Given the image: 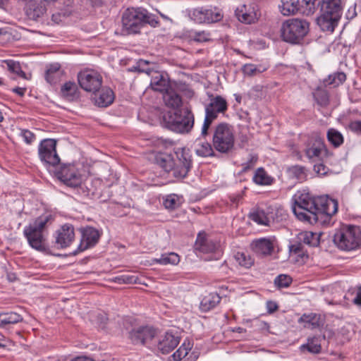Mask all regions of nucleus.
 Segmentation results:
<instances>
[{"label": "nucleus", "mask_w": 361, "mask_h": 361, "mask_svg": "<svg viewBox=\"0 0 361 361\" xmlns=\"http://www.w3.org/2000/svg\"><path fill=\"white\" fill-rule=\"evenodd\" d=\"M238 20L245 24L255 23L260 16V12L255 4H243L235 11Z\"/></svg>", "instance_id": "obj_18"}, {"label": "nucleus", "mask_w": 361, "mask_h": 361, "mask_svg": "<svg viewBox=\"0 0 361 361\" xmlns=\"http://www.w3.org/2000/svg\"><path fill=\"white\" fill-rule=\"evenodd\" d=\"M307 169L301 165L295 164L286 169L288 176L290 179L296 180L298 183H303L307 179Z\"/></svg>", "instance_id": "obj_28"}, {"label": "nucleus", "mask_w": 361, "mask_h": 361, "mask_svg": "<svg viewBox=\"0 0 361 361\" xmlns=\"http://www.w3.org/2000/svg\"><path fill=\"white\" fill-rule=\"evenodd\" d=\"M81 240L78 248L71 255H76L79 252L94 247L99 241L100 234L99 231L93 227L87 226L81 228Z\"/></svg>", "instance_id": "obj_15"}, {"label": "nucleus", "mask_w": 361, "mask_h": 361, "mask_svg": "<svg viewBox=\"0 0 361 361\" xmlns=\"http://www.w3.org/2000/svg\"><path fill=\"white\" fill-rule=\"evenodd\" d=\"M163 99L166 106L177 109L182 105V98L171 87L163 94Z\"/></svg>", "instance_id": "obj_29"}, {"label": "nucleus", "mask_w": 361, "mask_h": 361, "mask_svg": "<svg viewBox=\"0 0 361 361\" xmlns=\"http://www.w3.org/2000/svg\"><path fill=\"white\" fill-rule=\"evenodd\" d=\"M322 338L319 336L308 337L307 343L300 347L302 353L319 354L322 352Z\"/></svg>", "instance_id": "obj_27"}, {"label": "nucleus", "mask_w": 361, "mask_h": 361, "mask_svg": "<svg viewBox=\"0 0 361 361\" xmlns=\"http://www.w3.org/2000/svg\"><path fill=\"white\" fill-rule=\"evenodd\" d=\"M195 246L196 250L202 252H215L217 255H220L221 253V252L219 250V244L208 238L204 233H199Z\"/></svg>", "instance_id": "obj_21"}, {"label": "nucleus", "mask_w": 361, "mask_h": 361, "mask_svg": "<svg viewBox=\"0 0 361 361\" xmlns=\"http://www.w3.org/2000/svg\"><path fill=\"white\" fill-rule=\"evenodd\" d=\"M233 332H238V333H243L245 331V329H244L242 327H235L233 329Z\"/></svg>", "instance_id": "obj_63"}, {"label": "nucleus", "mask_w": 361, "mask_h": 361, "mask_svg": "<svg viewBox=\"0 0 361 361\" xmlns=\"http://www.w3.org/2000/svg\"><path fill=\"white\" fill-rule=\"evenodd\" d=\"M176 159L173 166V177L185 178L192 166V159L188 149L181 148L175 152Z\"/></svg>", "instance_id": "obj_10"}, {"label": "nucleus", "mask_w": 361, "mask_h": 361, "mask_svg": "<svg viewBox=\"0 0 361 361\" xmlns=\"http://www.w3.org/2000/svg\"><path fill=\"white\" fill-rule=\"evenodd\" d=\"M78 83L82 89L96 94L102 85V76L93 70L81 71L78 75Z\"/></svg>", "instance_id": "obj_11"}, {"label": "nucleus", "mask_w": 361, "mask_h": 361, "mask_svg": "<svg viewBox=\"0 0 361 361\" xmlns=\"http://www.w3.org/2000/svg\"><path fill=\"white\" fill-rule=\"evenodd\" d=\"M75 238L74 227L71 224H64L56 232L54 246L64 249L71 245Z\"/></svg>", "instance_id": "obj_19"}, {"label": "nucleus", "mask_w": 361, "mask_h": 361, "mask_svg": "<svg viewBox=\"0 0 361 361\" xmlns=\"http://www.w3.org/2000/svg\"><path fill=\"white\" fill-rule=\"evenodd\" d=\"M60 65L59 63L51 64L45 73V79L49 83H56V78H51V75H59Z\"/></svg>", "instance_id": "obj_48"}, {"label": "nucleus", "mask_w": 361, "mask_h": 361, "mask_svg": "<svg viewBox=\"0 0 361 361\" xmlns=\"http://www.w3.org/2000/svg\"><path fill=\"white\" fill-rule=\"evenodd\" d=\"M250 218L259 225L268 226L269 219L263 209H257L256 211L250 214Z\"/></svg>", "instance_id": "obj_42"}, {"label": "nucleus", "mask_w": 361, "mask_h": 361, "mask_svg": "<svg viewBox=\"0 0 361 361\" xmlns=\"http://www.w3.org/2000/svg\"><path fill=\"white\" fill-rule=\"evenodd\" d=\"M155 162L166 172H172L173 173L175 158L172 154L167 153H159L155 157Z\"/></svg>", "instance_id": "obj_30"}, {"label": "nucleus", "mask_w": 361, "mask_h": 361, "mask_svg": "<svg viewBox=\"0 0 361 361\" xmlns=\"http://www.w3.org/2000/svg\"><path fill=\"white\" fill-rule=\"evenodd\" d=\"M123 32L126 35L139 33L140 29L146 24L153 27L159 25L155 16L142 8H128L122 17Z\"/></svg>", "instance_id": "obj_2"}, {"label": "nucleus", "mask_w": 361, "mask_h": 361, "mask_svg": "<svg viewBox=\"0 0 361 361\" xmlns=\"http://www.w3.org/2000/svg\"><path fill=\"white\" fill-rule=\"evenodd\" d=\"M53 220L51 214H43L24 228V236L32 248L38 252H49V248L43 235V231L49 225L51 224Z\"/></svg>", "instance_id": "obj_1"}, {"label": "nucleus", "mask_w": 361, "mask_h": 361, "mask_svg": "<svg viewBox=\"0 0 361 361\" xmlns=\"http://www.w3.org/2000/svg\"><path fill=\"white\" fill-rule=\"evenodd\" d=\"M342 11L341 0H322L320 16L317 19L321 30L334 32L341 18Z\"/></svg>", "instance_id": "obj_4"}, {"label": "nucleus", "mask_w": 361, "mask_h": 361, "mask_svg": "<svg viewBox=\"0 0 361 361\" xmlns=\"http://www.w3.org/2000/svg\"><path fill=\"white\" fill-rule=\"evenodd\" d=\"M155 261L160 264H163V265H166V264H177L179 261H180V258H179V256L175 253V252H170V253H168V254H164V255H161V257L159 258V259H156Z\"/></svg>", "instance_id": "obj_45"}, {"label": "nucleus", "mask_w": 361, "mask_h": 361, "mask_svg": "<svg viewBox=\"0 0 361 361\" xmlns=\"http://www.w3.org/2000/svg\"><path fill=\"white\" fill-rule=\"evenodd\" d=\"M253 181L260 185H269L273 182V178L268 176L266 171L262 168H258L252 178Z\"/></svg>", "instance_id": "obj_35"}, {"label": "nucleus", "mask_w": 361, "mask_h": 361, "mask_svg": "<svg viewBox=\"0 0 361 361\" xmlns=\"http://www.w3.org/2000/svg\"><path fill=\"white\" fill-rule=\"evenodd\" d=\"M77 86L74 82H66L64 83L61 88V92L62 95L68 99H73L77 93Z\"/></svg>", "instance_id": "obj_40"}, {"label": "nucleus", "mask_w": 361, "mask_h": 361, "mask_svg": "<svg viewBox=\"0 0 361 361\" xmlns=\"http://www.w3.org/2000/svg\"><path fill=\"white\" fill-rule=\"evenodd\" d=\"M309 30V22L301 18H290L285 20L280 30L282 39L293 44H300Z\"/></svg>", "instance_id": "obj_6"}, {"label": "nucleus", "mask_w": 361, "mask_h": 361, "mask_svg": "<svg viewBox=\"0 0 361 361\" xmlns=\"http://www.w3.org/2000/svg\"><path fill=\"white\" fill-rule=\"evenodd\" d=\"M321 3L322 0H302L300 2L308 13H314L317 8H320Z\"/></svg>", "instance_id": "obj_52"}, {"label": "nucleus", "mask_w": 361, "mask_h": 361, "mask_svg": "<svg viewBox=\"0 0 361 361\" xmlns=\"http://www.w3.org/2000/svg\"><path fill=\"white\" fill-rule=\"evenodd\" d=\"M216 119V118L212 116L211 114L205 113V117L201 130L202 137H205L209 134V130L210 128V126L213 121Z\"/></svg>", "instance_id": "obj_50"}, {"label": "nucleus", "mask_w": 361, "mask_h": 361, "mask_svg": "<svg viewBox=\"0 0 361 361\" xmlns=\"http://www.w3.org/2000/svg\"><path fill=\"white\" fill-rule=\"evenodd\" d=\"M113 281L118 284H134L137 283L138 277L132 274L130 272L127 271L114 277Z\"/></svg>", "instance_id": "obj_43"}, {"label": "nucleus", "mask_w": 361, "mask_h": 361, "mask_svg": "<svg viewBox=\"0 0 361 361\" xmlns=\"http://www.w3.org/2000/svg\"><path fill=\"white\" fill-rule=\"evenodd\" d=\"M267 312L269 314H271L278 310L279 306L277 305V304L275 302L268 301L267 302Z\"/></svg>", "instance_id": "obj_60"}, {"label": "nucleus", "mask_w": 361, "mask_h": 361, "mask_svg": "<svg viewBox=\"0 0 361 361\" xmlns=\"http://www.w3.org/2000/svg\"><path fill=\"white\" fill-rule=\"evenodd\" d=\"M190 16L197 23H214L221 20L224 15L218 8H204L201 7L191 11Z\"/></svg>", "instance_id": "obj_14"}, {"label": "nucleus", "mask_w": 361, "mask_h": 361, "mask_svg": "<svg viewBox=\"0 0 361 361\" xmlns=\"http://www.w3.org/2000/svg\"><path fill=\"white\" fill-rule=\"evenodd\" d=\"M235 135L233 127L227 123L217 124L212 133L214 148L220 153L228 154L234 147Z\"/></svg>", "instance_id": "obj_7"}, {"label": "nucleus", "mask_w": 361, "mask_h": 361, "mask_svg": "<svg viewBox=\"0 0 361 361\" xmlns=\"http://www.w3.org/2000/svg\"><path fill=\"white\" fill-rule=\"evenodd\" d=\"M314 171L319 176H325L329 173V168L323 163L314 165Z\"/></svg>", "instance_id": "obj_56"}, {"label": "nucleus", "mask_w": 361, "mask_h": 361, "mask_svg": "<svg viewBox=\"0 0 361 361\" xmlns=\"http://www.w3.org/2000/svg\"><path fill=\"white\" fill-rule=\"evenodd\" d=\"M323 153L326 158L332 155V153H329V150L326 149L324 139L318 135H312L309 139L305 149L307 157L310 159L319 158Z\"/></svg>", "instance_id": "obj_16"}, {"label": "nucleus", "mask_w": 361, "mask_h": 361, "mask_svg": "<svg viewBox=\"0 0 361 361\" xmlns=\"http://www.w3.org/2000/svg\"><path fill=\"white\" fill-rule=\"evenodd\" d=\"M302 250L303 246L301 243H297L290 246V252L298 255L300 257H302L304 255Z\"/></svg>", "instance_id": "obj_58"}, {"label": "nucleus", "mask_w": 361, "mask_h": 361, "mask_svg": "<svg viewBox=\"0 0 361 361\" xmlns=\"http://www.w3.org/2000/svg\"><path fill=\"white\" fill-rule=\"evenodd\" d=\"M315 209V197H310L302 195L295 200L293 211L300 219L312 223V213Z\"/></svg>", "instance_id": "obj_13"}, {"label": "nucleus", "mask_w": 361, "mask_h": 361, "mask_svg": "<svg viewBox=\"0 0 361 361\" xmlns=\"http://www.w3.org/2000/svg\"><path fill=\"white\" fill-rule=\"evenodd\" d=\"M281 12L283 16L293 15L303 8L300 0H281Z\"/></svg>", "instance_id": "obj_32"}, {"label": "nucleus", "mask_w": 361, "mask_h": 361, "mask_svg": "<svg viewBox=\"0 0 361 361\" xmlns=\"http://www.w3.org/2000/svg\"><path fill=\"white\" fill-rule=\"evenodd\" d=\"M20 136L23 137L24 141L28 144H32L35 140V135L29 130H21Z\"/></svg>", "instance_id": "obj_54"}, {"label": "nucleus", "mask_w": 361, "mask_h": 361, "mask_svg": "<svg viewBox=\"0 0 361 361\" xmlns=\"http://www.w3.org/2000/svg\"><path fill=\"white\" fill-rule=\"evenodd\" d=\"M338 211V202L327 196L315 197V209L312 213L314 223L324 224L330 221L331 217Z\"/></svg>", "instance_id": "obj_8"}, {"label": "nucleus", "mask_w": 361, "mask_h": 361, "mask_svg": "<svg viewBox=\"0 0 361 361\" xmlns=\"http://www.w3.org/2000/svg\"><path fill=\"white\" fill-rule=\"evenodd\" d=\"M328 141L334 147H340L344 141L343 135L334 128H330L326 134Z\"/></svg>", "instance_id": "obj_38"}, {"label": "nucleus", "mask_w": 361, "mask_h": 361, "mask_svg": "<svg viewBox=\"0 0 361 361\" xmlns=\"http://www.w3.org/2000/svg\"><path fill=\"white\" fill-rule=\"evenodd\" d=\"M213 145L208 142H204L196 149V154L202 157L214 156Z\"/></svg>", "instance_id": "obj_46"}, {"label": "nucleus", "mask_w": 361, "mask_h": 361, "mask_svg": "<svg viewBox=\"0 0 361 361\" xmlns=\"http://www.w3.org/2000/svg\"><path fill=\"white\" fill-rule=\"evenodd\" d=\"M346 79V75L343 72H336L328 76L327 78L324 79L323 82L324 85H332L333 87H337L342 84Z\"/></svg>", "instance_id": "obj_37"}, {"label": "nucleus", "mask_w": 361, "mask_h": 361, "mask_svg": "<svg viewBox=\"0 0 361 361\" xmlns=\"http://www.w3.org/2000/svg\"><path fill=\"white\" fill-rule=\"evenodd\" d=\"M243 73L248 76L255 75L257 73H259L260 71L257 68L256 66L254 64H245L243 66L242 68Z\"/></svg>", "instance_id": "obj_55"}, {"label": "nucleus", "mask_w": 361, "mask_h": 361, "mask_svg": "<svg viewBox=\"0 0 361 361\" xmlns=\"http://www.w3.org/2000/svg\"><path fill=\"white\" fill-rule=\"evenodd\" d=\"M164 205L166 209H174L177 206V202L174 196H168L164 202Z\"/></svg>", "instance_id": "obj_57"}, {"label": "nucleus", "mask_w": 361, "mask_h": 361, "mask_svg": "<svg viewBox=\"0 0 361 361\" xmlns=\"http://www.w3.org/2000/svg\"><path fill=\"white\" fill-rule=\"evenodd\" d=\"M98 96H95V104L99 107H106L111 105L115 98L113 90L108 87H102L99 91Z\"/></svg>", "instance_id": "obj_26"}, {"label": "nucleus", "mask_w": 361, "mask_h": 361, "mask_svg": "<svg viewBox=\"0 0 361 361\" xmlns=\"http://www.w3.org/2000/svg\"><path fill=\"white\" fill-rule=\"evenodd\" d=\"M313 97L318 105L326 106L329 103V96L328 92L322 88H317L313 93Z\"/></svg>", "instance_id": "obj_41"}, {"label": "nucleus", "mask_w": 361, "mask_h": 361, "mask_svg": "<svg viewBox=\"0 0 361 361\" xmlns=\"http://www.w3.org/2000/svg\"><path fill=\"white\" fill-rule=\"evenodd\" d=\"M334 242L341 250H357L361 246V229L357 226L342 224L334 235Z\"/></svg>", "instance_id": "obj_5"}, {"label": "nucleus", "mask_w": 361, "mask_h": 361, "mask_svg": "<svg viewBox=\"0 0 361 361\" xmlns=\"http://www.w3.org/2000/svg\"><path fill=\"white\" fill-rule=\"evenodd\" d=\"M191 349L190 343L186 344L184 343L173 354L172 357L174 361H180L182 358L185 357L188 351Z\"/></svg>", "instance_id": "obj_49"}, {"label": "nucleus", "mask_w": 361, "mask_h": 361, "mask_svg": "<svg viewBox=\"0 0 361 361\" xmlns=\"http://www.w3.org/2000/svg\"><path fill=\"white\" fill-rule=\"evenodd\" d=\"M209 102L205 105V113L217 118L219 114H224L228 109L226 100L220 95L209 96Z\"/></svg>", "instance_id": "obj_20"}, {"label": "nucleus", "mask_w": 361, "mask_h": 361, "mask_svg": "<svg viewBox=\"0 0 361 361\" xmlns=\"http://www.w3.org/2000/svg\"><path fill=\"white\" fill-rule=\"evenodd\" d=\"M221 301V297L216 293H211L204 296L200 302V308L204 312L214 308Z\"/></svg>", "instance_id": "obj_33"}, {"label": "nucleus", "mask_w": 361, "mask_h": 361, "mask_svg": "<svg viewBox=\"0 0 361 361\" xmlns=\"http://www.w3.org/2000/svg\"><path fill=\"white\" fill-rule=\"evenodd\" d=\"M258 160V156L257 154H250V158L248 161L243 164V172H246L250 169H252L256 164Z\"/></svg>", "instance_id": "obj_53"}, {"label": "nucleus", "mask_w": 361, "mask_h": 361, "mask_svg": "<svg viewBox=\"0 0 361 361\" xmlns=\"http://www.w3.org/2000/svg\"><path fill=\"white\" fill-rule=\"evenodd\" d=\"M300 240L311 247H317L319 244V235L317 233L305 231L300 233Z\"/></svg>", "instance_id": "obj_39"}, {"label": "nucleus", "mask_w": 361, "mask_h": 361, "mask_svg": "<svg viewBox=\"0 0 361 361\" xmlns=\"http://www.w3.org/2000/svg\"><path fill=\"white\" fill-rule=\"evenodd\" d=\"M155 336V329L148 326L134 328L128 333V338L134 345H146L150 342Z\"/></svg>", "instance_id": "obj_17"}, {"label": "nucleus", "mask_w": 361, "mask_h": 361, "mask_svg": "<svg viewBox=\"0 0 361 361\" xmlns=\"http://www.w3.org/2000/svg\"><path fill=\"white\" fill-rule=\"evenodd\" d=\"M298 322L304 323V327L311 329H319L323 326L320 315L315 313H310L309 314H304L299 319Z\"/></svg>", "instance_id": "obj_31"}, {"label": "nucleus", "mask_w": 361, "mask_h": 361, "mask_svg": "<svg viewBox=\"0 0 361 361\" xmlns=\"http://www.w3.org/2000/svg\"><path fill=\"white\" fill-rule=\"evenodd\" d=\"M91 2L94 6H101L102 4V0H91Z\"/></svg>", "instance_id": "obj_64"}, {"label": "nucleus", "mask_w": 361, "mask_h": 361, "mask_svg": "<svg viewBox=\"0 0 361 361\" xmlns=\"http://www.w3.org/2000/svg\"><path fill=\"white\" fill-rule=\"evenodd\" d=\"M4 63L6 64L8 70L14 74H16L18 77L24 79H28L26 76L25 73L22 70L20 64L18 61L13 60H6Z\"/></svg>", "instance_id": "obj_44"}, {"label": "nucleus", "mask_w": 361, "mask_h": 361, "mask_svg": "<svg viewBox=\"0 0 361 361\" xmlns=\"http://www.w3.org/2000/svg\"><path fill=\"white\" fill-rule=\"evenodd\" d=\"M54 173L56 178L67 186L77 188L81 185V175L73 164H63Z\"/></svg>", "instance_id": "obj_12"}, {"label": "nucleus", "mask_w": 361, "mask_h": 361, "mask_svg": "<svg viewBox=\"0 0 361 361\" xmlns=\"http://www.w3.org/2000/svg\"><path fill=\"white\" fill-rule=\"evenodd\" d=\"M47 8L44 3L30 1L26 6L25 13L30 20H38L46 13Z\"/></svg>", "instance_id": "obj_24"}, {"label": "nucleus", "mask_w": 361, "mask_h": 361, "mask_svg": "<svg viewBox=\"0 0 361 361\" xmlns=\"http://www.w3.org/2000/svg\"><path fill=\"white\" fill-rule=\"evenodd\" d=\"M150 86L154 90L163 93L171 87L169 78L158 71L153 72L151 76Z\"/></svg>", "instance_id": "obj_23"}, {"label": "nucleus", "mask_w": 361, "mask_h": 361, "mask_svg": "<svg viewBox=\"0 0 361 361\" xmlns=\"http://www.w3.org/2000/svg\"><path fill=\"white\" fill-rule=\"evenodd\" d=\"M179 342V336L166 332L159 339L157 349L163 354H169L177 347Z\"/></svg>", "instance_id": "obj_22"}, {"label": "nucleus", "mask_w": 361, "mask_h": 361, "mask_svg": "<svg viewBox=\"0 0 361 361\" xmlns=\"http://www.w3.org/2000/svg\"><path fill=\"white\" fill-rule=\"evenodd\" d=\"M12 92L17 94L18 95H19L20 97H23L25 94L26 88L16 87L12 89Z\"/></svg>", "instance_id": "obj_61"}, {"label": "nucleus", "mask_w": 361, "mask_h": 361, "mask_svg": "<svg viewBox=\"0 0 361 361\" xmlns=\"http://www.w3.org/2000/svg\"><path fill=\"white\" fill-rule=\"evenodd\" d=\"M253 251L259 256L270 255L274 250V245L271 240L260 238L252 244Z\"/></svg>", "instance_id": "obj_25"}, {"label": "nucleus", "mask_w": 361, "mask_h": 361, "mask_svg": "<svg viewBox=\"0 0 361 361\" xmlns=\"http://www.w3.org/2000/svg\"><path fill=\"white\" fill-rule=\"evenodd\" d=\"M234 258L238 264L246 269L250 268L254 264V259L250 255L244 252H237Z\"/></svg>", "instance_id": "obj_36"}, {"label": "nucleus", "mask_w": 361, "mask_h": 361, "mask_svg": "<svg viewBox=\"0 0 361 361\" xmlns=\"http://www.w3.org/2000/svg\"><path fill=\"white\" fill-rule=\"evenodd\" d=\"M292 283V279L286 274H280L274 279V284L279 288H287Z\"/></svg>", "instance_id": "obj_51"}, {"label": "nucleus", "mask_w": 361, "mask_h": 361, "mask_svg": "<svg viewBox=\"0 0 361 361\" xmlns=\"http://www.w3.org/2000/svg\"><path fill=\"white\" fill-rule=\"evenodd\" d=\"M38 154L41 161L47 167H56L60 163L56 152V141L54 139L42 140L38 147Z\"/></svg>", "instance_id": "obj_9"}, {"label": "nucleus", "mask_w": 361, "mask_h": 361, "mask_svg": "<svg viewBox=\"0 0 361 361\" xmlns=\"http://www.w3.org/2000/svg\"><path fill=\"white\" fill-rule=\"evenodd\" d=\"M195 123V116L192 110L188 107L178 109L174 111H168L163 116V126L178 133H188Z\"/></svg>", "instance_id": "obj_3"}, {"label": "nucleus", "mask_w": 361, "mask_h": 361, "mask_svg": "<svg viewBox=\"0 0 361 361\" xmlns=\"http://www.w3.org/2000/svg\"><path fill=\"white\" fill-rule=\"evenodd\" d=\"M354 302L357 305H361V288L359 289L357 295L354 299Z\"/></svg>", "instance_id": "obj_62"}, {"label": "nucleus", "mask_w": 361, "mask_h": 361, "mask_svg": "<svg viewBox=\"0 0 361 361\" xmlns=\"http://www.w3.org/2000/svg\"><path fill=\"white\" fill-rule=\"evenodd\" d=\"M349 128L354 133L361 134V121H354L350 123Z\"/></svg>", "instance_id": "obj_59"}, {"label": "nucleus", "mask_w": 361, "mask_h": 361, "mask_svg": "<svg viewBox=\"0 0 361 361\" xmlns=\"http://www.w3.org/2000/svg\"><path fill=\"white\" fill-rule=\"evenodd\" d=\"M189 38L197 42H204L210 39V33L204 30L193 31L189 32Z\"/></svg>", "instance_id": "obj_47"}, {"label": "nucleus", "mask_w": 361, "mask_h": 361, "mask_svg": "<svg viewBox=\"0 0 361 361\" xmlns=\"http://www.w3.org/2000/svg\"><path fill=\"white\" fill-rule=\"evenodd\" d=\"M23 320V316L14 312L0 313V328L21 322Z\"/></svg>", "instance_id": "obj_34"}]
</instances>
